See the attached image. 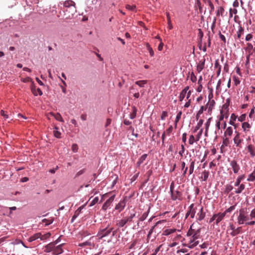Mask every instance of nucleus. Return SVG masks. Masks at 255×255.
<instances>
[{"label":"nucleus","mask_w":255,"mask_h":255,"mask_svg":"<svg viewBox=\"0 0 255 255\" xmlns=\"http://www.w3.org/2000/svg\"><path fill=\"white\" fill-rule=\"evenodd\" d=\"M229 70V66L228 64L227 63V62H226L224 64V71H225L226 73H228Z\"/></svg>","instance_id":"62"},{"label":"nucleus","mask_w":255,"mask_h":255,"mask_svg":"<svg viewBox=\"0 0 255 255\" xmlns=\"http://www.w3.org/2000/svg\"><path fill=\"white\" fill-rule=\"evenodd\" d=\"M245 185L244 184H241L239 186H238V188L236 189L235 191V193L236 194H240L242 192V191L245 189Z\"/></svg>","instance_id":"29"},{"label":"nucleus","mask_w":255,"mask_h":255,"mask_svg":"<svg viewBox=\"0 0 255 255\" xmlns=\"http://www.w3.org/2000/svg\"><path fill=\"white\" fill-rule=\"evenodd\" d=\"M192 226H193V225H192L191 226L190 229L189 230V231H188V232L187 233V236H188V237L192 236L193 235V233L195 232V230H193L192 229Z\"/></svg>","instance_id":"47"},{"label":"nucleus","mask_w":255,"mask_h":255,"mask_svg":"<svg viewBox=\"0 0 255 255\" xmlns=\"http://www.w3.org/2000/svg\"><path fill=\"white\" fill-rule=\"evenodd\" d=\"M135 5H130L129 4H127L126 5V9L130 10H134L135 8Z\"/></svg>","instance_id":"58"},{"label":"nucleus","mask_w":255,"mask_h":255,"mask_svg":"<svg viewBox=\"0 0 255 255\" xmlns=\"http://www.w3.org/2000/svg\"><path fill=\"white\" fill-rule=\"evenodd\" d=\"M195 165V160H193L191 162L189 165V175H191L193 173Z\"/></svg>","instance_id":"36"},{"label":"nucleus","mask_w":255,"mask_h":255,"mask_svg":"<svg viewBox=\"0 0 255 255\" xmlns=\"http://www.w3.org/2000/svg\"><path fill=\"white\" fill-rule=\"evenodd\" d=\"M57 241L51 242L45 246L44 252L46 253L53 252V250L55 246L57 244Z\"/></svg>","instance_id":"11"},{"label":"nucleus","mask_w":255,"mask_h":255,"mask_svg":"<svg viewBox=\"0 0 255 255\" xmlns=\"http://www.w3.org/2000/svg\"><path fill=\"white\" fill-rule=\"evenodd\" d=\"M203 120L200 119L198 122L197 125L195 127L194 130L193 131L194 132H196L198 130H199L203 124Z\"/></svg>","instance_id":"32"},{"label":"nucleus","mask_w":255,"mask_h":255,"mask_svg":"<svg viewBox=\"0 0 255 255\" xmlns=\"http://www.w3.org/2000/svg\"><path fill=\"white\" fill-rule=\"evenodd\" d=\"M182 115V112L180 111L177 115L175 120V127L177 126V124L181 119V117Z\"/></svg>","instance_id":"45"},{"label":"nucleus","mask_w":255,"mask_h":255,"mask_svg":"<svg viewBox=\"0 0 255 255\" xmlns=\"http://www.w3.org/2000/svg\"><path fill=\"white\" fill-rule=\"evenodd\" d=\"M242 227H238L237 229H235L234 231H232L230 233V235L232 237L236 236L238 234H240L241 232Z\"/></svg>","instance_id":"30"},{"label":"nucleus","mask_w":255,"mask_h":255,"mask_svg":"<svg viewBox=\"0 0 255 255\" xmlns=\"http://www.w3.org/2000/svg\"><path fill=\"white\" fill-rule=\"evenodd\" d=\"M196 141V138L193 135H191L189 137V143L190 145H192L194 143V142Z\"/></svg>","instance_id":"49"},{"label":"nucleus","mask_w":255,"mask_h":255,"mask_svg":"<svg viewBox=\"0 0 255 255\" xmlns=\"http://www.w3.org/2000/svg\"><path fill=\"white\" fill-rule=\"evenodd\" d=\"M126 205V200L125 199L120 201V202L116 205L115 207V210H118L119 212H121L124 210Z\"/></svg>","instance_id":"12"},{"label":"nucleus","mask_w":255,"mask_h":255,"mask_svg":"<svg viewBox=\"0 0 255 255\" xmlns=\"http://www.w3.org/2000/svg\"><path fill=\"white\" fill-rule=\"evenodd\" d=\"M147 156V154H143L138 159V161L136 163V165L137 166H139L141 164H142L144 161L145 160Z\"/></svg>","instance_id":"28"},{"label":"nucleus","mask_w":255,"mask_h":255,"mask_svg":"<svg viewBox=\"0 0 255 255\" xmlns=\"http://www.w3.org/2000/svg\"><path fill=\"white\" fill-rule=\"evenodd\" d=\"M224 11V8L222 6L219 7L217 11V15L218 16V15H220V14L221 15H222Z\"/></svg>","instance_id":"48"},{"label":"nucleus","mask_w":255,"mask_h":255,"mask_svg":"<svg viewBox=\"0 0 255 255\" xmlns=\"http://www.w3.org/2000/svg\"><path fill=\"white\" fill-rule=\"evenodd\" d=\"M115 198V195H113L111 197H110L103 204L102 206V209L103 210H106L111 205L113 201L114 200V199Z\"/></svg>","instance_id":"9"},{"label":"nucleus","mask_w":255,"mask_h":255,"mask_svg":"<svg viewBox=\"0 0 255 255\" xmlns=\"http://www.w3.org/2000/svg\"><path fill=\"white\" fill-rule=\"evenodd\" d=\"M147 83V80H139L136 81L135 84L140 87H143L144 85Z\"/></svg>","instance_id":"35"},{"label":"nucleus","mask_w":255,"mask_h":255,"mask_svg":"<svg viewBox=\"0 0 255 255\" xmlns=\"http://www.w3.org/2000/svg\"><path fill=\"white\" fill-rule=\"evenodd\" d=\"M233 132V128L231 127H228L224 132V135L225 137H231Z\"/></svg>","instance_id":"18"},{"label":"nucleus","mask_w":255,"mask_h":255,"mask_svg":"<svg viewBox=\"0 0 255 255\" xmlns=\"http://www.w3.org/2000/svg\"><path fill=\"white\" fill-rule=\"evenodd\" d=\"M230 164L233 169L234 173L235 174L238 173L240 169V167L237 163V162L235 160H233L230 161Z\"/></svg>","instance_id":"10"},{"label":"nucleus","mask_w":255,"mask_h":255,"mask_svg":"<svg viewBox=\"0 0 255 255\" xmlns=\"http://www.w3.org/2000/svg\"><path fill=\"white\" fill-rule=\"evenodd\" d=\"M199 244V241H196L192 237H191L188 241L183 243V246L192 249L196 246Z\"/></svg>","instance_id":"3"},{"label":"nucleus","mask_w":255,"mask_h":255,"mask_svg":"<svg viewBox=\"0 0 255 255\" xmlns=\"http://www.w3.org/2000/svg\"><path fill=\"white\" fill-rule=\"evenodd\" d=\"M58 128L57 127H55L54 130H53V134L55 137L57 138L61 137V132L57 130Z\"/></svg>","instance_id":"39"},{"label":"nucleus","mask_w":255,"mask_h":255,"mask_svg":"<svg viewBox=\"0 0 255 255\" xmlns=\"http://www.w3.org/2000/svg\"><path fill=\"white\" fill-rule=\"evenodd\" d=\"M194 204H192L189 207V210L186 214L185 218H187L188 216H190L191 218H193L196 213V209L194 208Z\"/></svg>","instance_id":"7"},{"label":"nucleus","mask_w":255,"mask_h":255,"mask_svg":"<svg viewBox=\"0 0 255 255\" xmlns=\"http://www.w3.org/2000/svg\"><path fill=\"white\" fill-rule=\"evenodd\" d=\"M209 172L208 171L205 170L204 171H203L202 172V180L204 181H206L209 177Z\"/></svg>","instance_id":"34"},{"label":"nucleus","mask_w":255,"mask_h":255,"mask_svg":"<svg viewBox=\"0 0 255 255\" xmlns=\"http://www.w3.org/2000/svg\"><path fill=\"white\" fill-rule=\"evenodd\" d=\"M135 216V213L130 214V216L128 217H126L127 219H128V222H131L132 221V219Z\"/></svg>","instance_id":"60"},{"label":"nucleus","mask_w":255,"mask_h":255,"mask_svg":"<svg viewBox=\"0 0 255 255\" xmlns=\"http://www.w3.org/2000/svg\"><path fill=\"white\" fill-rule=\"evenodd\" d=\"M147 48L149 51L150 55L152 57L154 55V51L148 44H147Z\"/></svg>","instance_id":"59"},{"label":"nucleus","mask_w":255,"mask_h":255,"mask_svg":"<svg viewBox=\"0 0 255 255\" xmlns=\"http://www.w3.org/2000/svg\"><path fill=\"white\" fill-rule=\"evenodd\" d=\"M176 230H177L174 228L167 229L163 231L162 235H164V236H168L171 234H172V233L175 232Z\"/></svg>","instance_id":"26"},{"label":"nucleus","mask_w":255,"mask_h":255,"mask_svg":"<svg viewBox=\"0 0 255 255\" xmlns=\"http://www.w3.org/2000/svg\"><path fill=\"white\" fill-rule=\"evenodd\" d=\"M247 180L249 181H254L255 180V175L253 174V172L249 175Z\"/></svg>","instance_id":"50"},{"label":"nucleus","mask_w":255,"mask_h":255,"mask_svg":"<svg viewBox=\"0 0 255 255\" xmlns=\"http://www.w3.org/2000/svg\"><path fill=\"white\" fill-rule=\"evenodd\" d=\"M168 116V113L166 111H163L161 115V119L164 120L165 118Z\"/></svg>","instance_id":"57"},{"label":"nucleus","mask_w":255,"mask_h":255,"mask_svg":"<svg viewBox=\"0 0 255 255\" xmlns=\"http://www.w3.org/2000/svg\"><path fill=\"white\" fill-rule=\"evenodd\" d=\"M236 206V205H233V206L230 207L229 208L226 209L225 211V212L223 213H225V215H226L227 213H230L232 211H233V210H234L235 209Z\"/></svg>","instance_id":"43"},{"label":"nucleus","mask_w":255,"mask_h":255,"mask_svg":"<svg viewBox=\"0 0 255 255\" xmlns=\"http://www.w3.org/2000/svg\"><path fill=\"white\" fill-rule=\"evenodd\" d=\"M236 135L234 138V141L237 147H241V143L243 141V139L240 138V134L239 132L236 131Z\"/></svg>","instance_id":"8"},{"label":"nucleus","mask_w":255,"mask_h":255,"mask_svg":"<svg viewBox=\"0 0 255 255\" xmlns=\"http://www.w3.org/2000/svg\"><path fill=\"white\" fill-rule=\"evenodd\" d=\"M173 130V127L172 126H170L165 131V135H170V133L172 132Z\"/></svg>","instance_id":"52"},{"label":"nucleus","mask_w":255,"mask_h":255,"mask_svg":"<svg viewBox=\"0 0 255 255\" xmlns=\"http://www.w3.org/2000/svg\"><path fill=\"white\" fill-rule=\"evenodd\" d=\"M237 220L239 225L243 224L245 221L249 220V217L244 209H241L240 210Z\"/></svg>","instance_id":"2"},{"label":"nucleus","mask_w":255,"mask_h":255,"mask_svg":"<svg viewBox=\"0 0 255 255\" xmlns=\"http://www.w3.org/2000/svg\"><path fill=\"white\" fill-rule=\"evenodd\" d=\"M113 228H106L104 229L101 230L99 233L98 236L100 237L101 238H102L103 237H106L108 236L112 231Z\"/></svg>","instance_id":"5"},{"label":"nucleus","mask_w":255,"mask_h":255,"mask_svg":"<svg viewBox=\"0 0 255 255\" xmlns=\"http://www.w3.org/2000/svg\"><path fill=\"white\" fill-rule=\"evenodd\" d=\"M253 48H254V47L251 43H248L247 44V46L245 48V50L249 53L248 55L251 56L253 54V52L252 51L253 49Z\"/></svg>","instance_id":"22"},{"label":"nucleus","mask_w":255,"mask_h":255,"mask_svg":"<svg viewBox=\"0 0 255 255\" xmlns=\"http://www.w3.org/2000/svg\"><path fill=\"white\" fill-rule=\"evenodd\" d=\"M245 178V175H241L240 176H239L237 179H236V181L235 183V186H239L240 185H241V181L244 179V178Z\"/></svg>","instance_id":"31"},{"label":"nucleus","mask_w":255,"mask_h":255,"mask_svg":"<svg viewBox=\"0 0 255 255\" xmlns=\"http://www.w3.org/2000/svg\"><path fill=\"white\" fill-rule=\"evenodd\" d=\"M128 222V219H127L126 217H125L118 221L117 223V225L120 228L123 227Z\"/></svg>","instance_id":"20"},{"label":"nucleus","mask_w":255,"mask_h":255,"mask_svg":"<svg viewBox=\"0 0 255 255\" xmlns=\"http://www.w3.org/2000/svg\"><path fill=\"white\" fill-rule=\"evenodd\" d=\"M50 236L51 233L49 232L47 233L44 235H42L41 233H40V237H39V239H40L41 240H45L49 238Z\"/></svg>","instance_id":"37"},{"label":"nucleus","mask_w":255,"mask_h":255,"mask_svg":"<svg viewBox=\"0 0 255 255\" xmlns=\"http://www.w3.org/2000/svg\"><path fill=\"white\" fill-rule=\"evenodd\" d=\"M205 63V59H203L200 60L197 66V70L198 73H200L204 69Z\"/></svg>","instance_id":"14"},{"label":"nucleus","mask_w":255,"mask_h":255,"mask_svg":"<svg viewBox=\"0 0 255 255\" xmlns=\"http://www.w3.org/2000/svg\"><path fill=\"white\" fill-rule=\"evenodd\" d=\"M250 128L251 126L248 122H244L242 124V128H243L244 131L248 130Z\"/></svg>","instance_id":"41"},{"label":"nucleus","mask_w":255,"mask_h":255,"mask_svg":"<svg viewBox=\"0 0 255 255\" xmlns=\"http://www.w3.org/2000/svg\"><path fill=\"white\" fill-rule=\"evenodd\" d=\"M214 68L215 69H217V75L219 76L221 73V66L219 64L218 59L215 61Z\"/></svg>","instance_id":"21"},{"label":"nucleus","mask_w":255,"mask_h":255,"mask_svg":"<svg viewBox=\"0 0 255 255\" xmlns=\"http://www.w3.org/2000/svg\"><path fill=\"white\" fill-rule=\"evenodd\" d=\"M99 201V198L98 197H96L91 202L90 206H92L98 203Z\"/></svg>","instance_id":"55"},{"label":"nucleus","mask_w":255,"mask_h":255,"mask_svg":"<svg viewBox=\"0 0 255 255\" xmlns=\"http://www.w3.org/2000/svg\"><path fill=\"white\" fill-rule=\"evenodd\" d=\"M215 102L214 100L209 101V102L206 105V107L208 110V112H210L212 110L213 107L214 106Z\"/></svg>","instance_id":"24"},{"label":"nucleus","mask_w":255,"mask_h":255,"mask_svg":"<svg viewBox=\"0 0 255 255\" xmlns=\"http://www.w3.org/2000/svg\"><path fill=\"white\" fill-rule=\"evenodd\" d=\"M21 81L24 83H27L29 82H31L32 83V82H33L31 78L28 77L22 79Z\"/></svg>","instance_id":"61"},{"label":"nucleus","mask_w":255,"mask_h":255,"mask_svg":"<svg viewBox=\"0 0 255 255\" xmlns=\"http://www.w3.org/2000/svg\"><path fill=\"white\" fill-rule=\"evenodd\" d=\"M52 116H53L55 119L61 122H64L63 118H62L61 115L59 113H57L56 114H52Z\"/></svg>","instance_id":"38"},{"label":"nucleus","mask_w":255,"mask_h":255,"mask_svg":"<svg viewBox=\"0 0 255 255\" xmlns=\"http://www.w3.org/2000/svg\"><path fill=\"white\" fill-rule=\"evenodd\" d=\"M147 217V213L144 212L139 218V221H143Z\"/></svg>","instance_id":"51"},{"label":"nucleus","mask_w":255,"mask_h":255,"mask_svg":"<svg viewBox=\"0 0 255 255\" xmlns=\"http://www.w3.org/2000/svg\"><path fill=\"white\" fill-rule=\"evenodd\" d=\"M229 137H224L223 138V144L221 145V149H222L224 146H227L230 144Z\"/></svg>","instance_id":"23"},{"label":"nucleus","mask_w":255,"mask_h":255,"mask_svg":"<svg viewBox=\"0 0 255 255\" xmlns=\"http://www.w3.org/2000/svg\"><path fill=\"white\" fill-rule=\"evenodd\" d=\"M132 112L129 115V117L131 119H133L135 118L137 111V110L135 107H132Z\"/></svg>","instance_id":"42"},{"label":"nucleus","mask_w":255,"mask_h":255,"mask_svg":"<svg viewBox=\"0 0 255 255\" xmlns=\"http://www.w3.org/2000/svg\"><path fill=\"white\" fill-rule=\"evenodd\" d=\"M203 131V128L200 129L198 134L196 136V141L199 140V139H200L201 135L202 134Z\"/></svg>","instance_id":"46"},{"label":"nucleus","mask_w":255,"mask_h":255,"mask_svg":"<svg viewBox=\"0 0 255 255\" xmlns=\"http://www.w3.org/2000/svg\"><path fill=\"white\" fill-rule=\"evenodd\" d=\"M205 216V213L203 211V208L201 207L199 212L197 213L196 216V219L198 221L202 220Z\"/></svg>","instance_id":"13"},{"label":"nucleus","mask_w":255,"mask_h":255,"mask_svg":"<svg viewBox=\"0 0 255 255\" xmlns=\"http://www.w3.org/2000/svg\"><path fill=\"white\" fill-rule=\"evenodd\" d=\"M237 116L234 114H232L230 117V120L229 122V124L231 125H232L235 127V128H236V125L235 124V121L236 120Z\"/></svg>","instance_id":"27"},{"label":"nucleus","mask_w":255,"mask_h":255,"mask_svg":"<svg viewBox=\"0 0 255 255\" xmlns=\"http://www.w3.org/2000/svg\"><path fill=\"white\" fill-rule=\"evenodd\" d=\"M189 90V87L186 86L184 89L182 90L179 96V100L180 101H182L185 98L188 90Z\"/></svg>","instance_id":"16"},{"label":"nucleus","mask_w":255,"mask_h":255,"mask_svg":"<svg viewBox=\"0 0 255 255\" xmlns=\"http://www.w3.org/2000/svg\"><path fill=\"white\" fill-rule=\"evenodd\" d=\"M253 38V35L251 33L248 34L246 36V40L247 41H250Z\"/></svg>","instance_id":"64"},{"label":"nucleus","mask_w":255,"mask_h":255,"mask_svg":"<svg viewBox=\"0 0 255 255\" xmlns=\"http://www.w3.org/2000/svg\"><path fill=\"white\" fill-rule=\"evenodd\" d=\"M247 149L252 157L255 156V147L253 145L249 144L247 146Z\"/></svg>","instance_id":"19"},{"label":"nucleus","mask_w":255,"mask_h":255,"mask_svg":"<svg viewBox=\"0 0 255 255\" xmlns=\"http://www.w3.org/2000/svg\"><path fill=\"white\" fill-rule=\"evenodd\" d=\"M181 168H182V170H183L182 175H183V176H185V175L187 173L188 167H185V163L184 161L182 162V163H181Z\"/></svg>","instance_id":"40"},{"label":"nucleus","mask_w":255,"mask_h":255,"mask_svg":"<svg viewBox=\"0 0 255 255\" xmlns=\"http://www.w3.org/2000/svg\"><path fill=\"white\" fill-rule=\"evenodd\" d=\"M42 222L45 223V226H48L53 222V220H48L46 219H44L42 220Z\"/></svg>","instance_id":"53"},{"label":"nucleus","mask_w":255,"mask_h":255,"mask_svg":"<svg viewBox=\"0 0 255 255\" xmlns=\"http://www.w3.org/2000/svg\"><path fill=\"white\" fill-rule=\"evenodd\" d=\"M233 189V187L229 184H228L226 186V190L225 191L227 193L230 192Z\"/></svg>","instance_id":"54"},{"label":"nucleus","mask_w":255,"mask_h":255,"mask_svg":"<svg viewBox=\"0 0 255 255\" xmlns=\"http://www.w3.org/2000/svg\"><path fill=\"white\" fill-rule=\"evenodd\" d=\"M63 244L60 245L59 246H57L56 247H54V250H53V254L56 255H58L59 254H61L63 253V250L62 249V246Z\"/></svg>","instance_id":"15"},{"label":"nucleus","mask_w":255,"mask_h":255,"mask_svg":"<svg viewBox=\"0 0 255 255\" xmlns=\"http://www.w3.org/2000/svg\"><path fill=\"white\" fill-rule=\"evenodd\" d=\"M40 237V233H37L36 234H35L33 236L30 237L28 239V241L29 242H32L39 239Z\"/></svg>","instance_id":"25"},{"label":"nucleus","mask_w":255,"mask_h":255,"mask_svg":"<svg viewBox=\"0 0 255 255\" xmlns=\"http://www.w3.org/2000/svg\"><path fill=\"white\" fill-rule=\"evenodd\" d=\"M199 233H200V230H197L196 231H195V232L193 233L192 237V238H194L196 241L199 238Z\"/></svg>","instance_id":"44"},{"label":"nucleus","mask_w":255,"mask_h":255,"mask_svg":"<svg viewBox=\"0 0 255 255\" xmlns=\"http://www.w3.org/2000/svg\"><path fill=\"white\" fill-rule=\"evenodd\" d=\"M30 89L32 93L35 96H37L38 94L41 96L43 94L40 88L36 89V86L34 82H32L30 86Z\"/></svg>","instance_id":"6"},{"label":"nucleus","mask_w":255,"mask_h":255,"mask_svg":"<svg viewBox=\"0 0 255 255\" xmlns=\"http://www.w3.org/2000/svg\"><path fill=\"white\" fill-rule=\"evenodd\" d=\"M63 5L65 7L70 8L71 14L66 16L67 14L65 13L66 19H70L73 17V15L77 12L76 4L74 1L72 0H67L63 2Z\"/></svg>","instance_id":"1"},{"label":"nucleus","mask_w":255,"mask_h":255,"mask_svg":"<svg viewBox=\"0 0 255 255\" xmlns=\"http://www.w3.org/2000/svg\"><path fill=\"white\" fill-rule=\"evenodd\" d=\"M244 32V29L242 26L239 27V29L237 32V38L240 39L242 35H243Z\"/></svg>","instance_id":"33"},{"label":"nucleus","mask_w":255,"mask_h":255,"mask_svg":"<svg viewBox=\"0 0 255 255\" xmlns=\"http://www.w3.org/2000/svg\"><path fill=\"white\" fill-rule=\"evenodd\" d=\"M207 109V108L206 106L205 107L201 106L200 107V110L198 111L199 114H202L203 113L204 111H206Z\"/></svg>","instance_id":"63"},{"label":"nucleus","mask_w":255,"mask_h":255,"mask_svg":"<svg viewBox=\"0 0 255 255\" xmlns=\"http://www.w3.org/2000/svg\"><path fill=\"white\" fill-rule=\"evenodd\" d=\"M171 193V199L173 201L175 200H179L181 201L182 200V193L178 190H174L172 191Z\"/></svg>","instance_id":"4"},{"label":"nucleus","mask_w":255,"mask_h":255,"mask_svg":"<svg viewBox=\"0 0 255 255\" xmlns=\"http://www.w3.org/2000/svg\"><path fill=\"white\" fill-rule=\"evenodd\" d=\"M215 215L217 216L215 222L216 225H218L226 216L224 213H219L218 214H215Z\"/></svg>","instance_id":"17"},{"label":"nucleus","mask_w":255,"mask_h":255,"mask_svg":"<svg viewBox=\"0 0 255 255\" xmlns=\"http://www.w3.org/2000/svg\"><path fill=\"white\" fill-rule=\"evenodd\" d=\"M71 149H72V150L74 152H76L78 151V146L77 145V144H72V147H71Z\"/></svg>","instance_id":"56"}]
</instances>
